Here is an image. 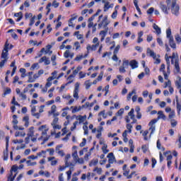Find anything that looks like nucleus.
Instances as JSON below:
<instances>
[{"label": "nucleus", "instance_id": "20", "mask_svg": "<svg viewBox=\"0 0 181 181\" xmlns=\"http://www.w3.org/2000/svg\"><path fill=\"white\" fill-rule=\"evenodd\" d=\"M55 159L54 157H48V162H51V165L52 166H56V165H57V160H54Z\"/></svg>", "mask_w": 181, "mask_h": 181}, {"label": "nucleus", "instance_id": "22", "mask_svg": "<svg viewBox=\"0 0 181 181\" xmlns=\"http://www.w3.org/2000/svg\"><path fill=\"white\" fill-rule=\"evenodd\" d=\"M114 4H110V2H106L104 6V12H107L110 9V8H112Z\"/></svg>", "mask_w": 181, "mask_h": 181}, {"label": "nucleus", "instance_id": "60", "mask_svg": "<svg viewBox=\"0 0 181 181\" xmlns=\"http://www.w3.org/2000/svg\"><path fill=\"white\" fill-rule=\"evenodd\" d=\"M127 129L129 130V134L132 132V126L131 125V124H127Z\"/></svg>", "mask_w": 181, "mask_h": 181}, {"label": "nucleus", "instance_id": "26", "mask_svg": "<svg viewBox=\"0 0 181 181\" xmlns=\"http://www.w3.org/2000/svg\"><path fill=\"white\" fill-rule=\"evenodd\" d=\"M8 147H6V151H4V160H8L9 156V151H8Z\"/></svg>", "mask_w": 181, "mask_h": 181}, {"label": "nucleus", "instance_id": "44", "mask_svg": "<svg viewBox=\"0 0 181 181\" xmlns=\"http://www.w3.org/2000/svg\"><path fill=\"white\" fill-rule=\"evenodd\" d=\"M85 86H86V90H88V88L91 87V83H90V80L85 81Z\"/></svg>", "mask_w": 181, "mask_h": 181}, {"label": "nucleus", "instance_id": "46", "mask_svg": "<svg viewBox=\"0 0 181 181\" xmlns=\"http://www.w3.org/2000/svg\"><path fill=\"white\" fill-rule=\"evenodd\" d=\"M93 172H97L98 175H101L102 172H103V169L102 168H95L93 170Z\"/></svg>", "mask_w": 181, "mask_h": 181}, {"label": "nucleus", "instance_id": "62", "mask_svg": "<svg viewBox=\"0 0 181 181\" xmlns=\"http://www.w3.org/2000/svg\"><path fill=\"white\" fill-rule=\"evenodd\" d=\"M35 16L31 18V19L30 20L29 26H33V25L35 23Z\"/></svg>", "mask_w": 181, "mask_h": 181}, {"label": "nucleus", "instance_id": "14", "mask_svg": "<svg viewBox=\"0 0 181 181\" xmlns=\"http://www.w3.org/2000/svg\"><path fill=\"white\" fill-rule=\"evenodd\" d=\"M107 33H108V30H101L99 33V35L101 36L100 41L104 42V40L105 39V37L107 36Z\"/></svg>", "mask_w": 181, "mask_h": 181}, {"label": "nucleus", "instance_id": "58", "mask_svg": "<svg viewBox=\"0 0 181 181\" xmlns=\"http://www.w3.org/2000/svg\"><path fill=\"white\" fill-rule=\"evenodd\" d=\"M6 62H8L7 59H3L0 62V68L4 67V66L5 65V63H6Z\"/></svg>", "mask_w": 181, "mask_h": 181}, {"label": "nucleus", "instance_id": "24", "mask_svg": "<svg viewBox=\"0 0 181 181\" xmlns=\"http://www.w3.org/2000/svg\"><path fill=\"white\" fill-rule=\"evenodd\" d=\"M23 121L25 122L24 127L28 128L29 127V116H25L23 118Z\"/></svg>", "mask_w": 181, "mask_h": 181}, {"label": "nucleus", "instance_id": "21", "mask_svg": "<svg viewBox=\"0 0 181 181\" xmlns=\"http://www.w3.org/2000/svg\"><path fill=\"white\" fill-rule=\"evenodd\" d=\"M1 57L4 60H8V50L3 49Z\"/></svg>", "mask_w": 181, "mask_h": 181}, {"label": "nucleus", "instance_id": "53", "mask_svg": "<svg viewBox=\"0 0 181 181\" xmlns=\"http://www.w3.org/2000/svg\"><path fill=\"white\" fill-rule=\"evenodd\" d=\"M177 125V122L175 119H171V127L175 128Z\"/></svg>", "mask_w": 181, "mask_h": 181}, {"label": "nucleus", "instance_id": "38", "mask_svg": "<svg viewBox=\"0 0 181 181\" xmlns=\"http://www.w3.org/2000/svg\"><path fill=\"white\" fill-rule=\"evenodd\" d=\"M166 35H167L168 39H170V37H173V36H172V30H170V28H168L166 30Z\"/></svg>", "mask_w": 181, "mask_h": 181}, {"label": "nucleus", "instance_id": "54", "mask_svg": "<svg viewBox=\"0 0 181 181\" xmlns=\"http://www.w3.org/2000/svg\"><path fill=\"white\" fill-rule=\"evenodd\" d=\"M121 47L119 46V45H117V47H115L114 52H113V54H117L118 52L119 51V48Z\"/></svg>", "mask_w": 181, "mask_h": 181}, {"label": "nucleus", "instance_id": "40", "mask_svg": "<svg viewBox=\"0 0 181 181\" xmlns=\"http://www.w3.org/2000/svg\"><path fill=\"white\" fill-rule=\"evenodd\" d=\"M72 156L74 158V160H77L78 159V154L77 153V150H75L74 152L72 153Z\"/></svg>", "mask_w": 181, "mask_h": 181}, {"label": "nucleus", "instance_id": "55", "mask_svg": "<svg viewBox=\"0 0 181 181\" xmlns=\"http://www.w3.org/2000/svg\"><path fill=\"white\" fill-rule=\"evenodd\" d=\"M155 11V8L153 7H151L148 11L147 13L148 15H152L153 13V11Z\"/></svg>", "mask_w": 181, "mask_h": 181}, {"label": "nucleus", "instance_id": "5", "mask_svg": "<svg viewBox=\"0 0 181 181\" xmlns=\"http://www.w3.org/2000/svg\"><path fill=\"white\" fill-rule=\"evenodd\" d=\"M80 88V83L76 82L75 83V88L74 90V98L78 100V89Z\"/></svg>", "mask_w": 181, "mask_h": 181}, {"label": "nucleus", "instance_id": "49", "mask_svg": "<svg viewBox=\"0 0 181 181\" xmlns=\"http://www.w3.org/2000/svg\"><path fill=\"white\" fill-rule=\"evenodd\" d=\"M82 59H84V55H78L75 58V62H80Z\"/></svg>", "mask_w": 181, "mask_h": 181}, {"label": "nucleus", "instance_id": "18", "mask_svg": "<svg viewBox=\"0 0 181 181\" xmlns=\"http://www.w3.org/2000/svg\"><path fill=\"white\" fill-rule=\"evenodd\" d=\"M64 57H66V59H69V57H70L71 59H73V57H74V53H71L70 54V51L66 50L64 54Z\"/></svg>", "mask_w": 181, "mask_h": 181}, {"label": "nucleus", "instance_id": "45", "mask_svg": "<svg viewBox=\"0 0 181 181\" xmlns=\"http://www.w3.org/2000/svg\"><path fill=\"white\" fill-rule=\"evenodd\" d=\"M11 104H13V105H18V107H21V105L16 102V99L15 98V96L13 97Z\"/></svg>", "mask_w": 181, "mask_h": 181}, {"label": "nucleus", "instance_id": "50", "mask_svg": "<svg viewBox=\"0 0 181 181\" xmlns=\"http://www.w3.org/2000/svg\"><path fill=\"white\" fill-rule=\"evenodd\" d=\"M124 114V108H121L118 110V112L116 113V115H118L119 117H121Z\"/></svg>", "mask_w": 181, "mask_h": 181}, {"label": "nucleus", "instance_id": "6", "mask_svg": "<svg viewBox=\"0 0 181 181\" xmlns=\"http://www.w3.org/2000/svg\"><path fill=\"white\" fill-rule=\"evenodd\" d=\"M146 54L147 56H150V57H153V59H156V57H160V55H156V53H155L153 50L151 49V48H147Z\"/></svg>", "mask_w": 181, "mask_h": 181}, {"label": "nucleus", "instance_id": "39", "mask_svg": "<svg viewBox=\"0 0 181 181\" xmlns=\"http://www.w3.org/2000/svg\"><path fill=\"white\" fill-rule=\"evenodd\" d=\"M98 163V159H93L90 161L89 166H95Z\"/></svg>", "mask_w": 181, "mask_h": 181}, {"label": "nucleus", "instance_id": "7", "mask_svg": "<svg viewBox=\"0 0 181 181\" xmlns=\"http://www.w3.org/2000/svg\"><path fill=\"white\" fill-rule=\"evenodd\" d=\"M175 101H176V108H177V112L178 115H180V111H181V101H179V96H175Z\"/></svg>", "mask_w": 181, "mask_h": 181}, {"label": "nucleus", "instance_id": "30", "mask_svg": "<svg viewBox=\"0 0 181 181\" xmlns=\"http://www.w3.org/2000/svg\"><path fill=\"white\" fill-rule=\"evenodd\" d=\"M133 94H136V90L133 89L132 92H129L128 95H127V101H129L131 100V98L132 97Z\"/></svg>", "mask_w": 181, "mask_h": 181}, {"label": "nucleus", "instance_id": "2", "mask_svg": "<svg viewBox=\"0 0 181 181\" xmlns=\"http://www.w3.org/2000/svg\"><path fill=\"white\" fill-rule=\"evenodd\" d=\"M129 66V60H123L122 66L119 68V73H127V69Z\"/></svg>", "mask_w": 181, "mask_h": 181}, {"label": "nucleus", "instance_id": "51", "mask_svg": "<svg viewBox=\"0 0 181 181\" xmlns=\"http://www.w3.org/2000/svg\"><path fill=\"white\" fill-rule=\"evenodd\" d=\"M83 129L84 131V135H88V127L83 126Z\"/></svg>", "mask_w": 181, "mask_h": 181}, {"label": "nucleus", "instance_id": "47", "mask_svg": "<svg viewBox=\"0 0 181 181\" xmlns=\"http://www.w3.org/2000/svg\"><path fill=\"white\" fill-rule=\"evenodd\" d=\"M165 69H166L165 64H162L159 71H162V73H166V71H165Z\"/></svg>", "mask_w": 181, "mask_h": 181}, {"label": "nucleus", "instance_id": "12", "mask_svg": "<svg viewBox=\"0 0 181 181\" xmlns=\"http://www.w3.org/2000/svg\"><path fill=\"white\" fill-rule=\"evenodd\" d=\"M158 117H157V120L159 119H163L164 121H166V115H165V114H163V111L160 110L158 112Z\"/></svg>", "mask_w": 181, "mask_h": 181}, {"label": "nucleus", "instance_id": "48", "mask_svg": "<svg viewBox=\"0 0 181 181\" xmlns=\"http://www.w3.org/2000/svg\"><path fill=\"white\" fill-rule=\"evenodd\" d=\"M167 87H172V83L170 82V80H168L165 83L164 88H167Z\"/></svg>", "mask_w": 181, "mask_h": 181}, {"label": "nucleus", "instance_id": "61", "mask_svg": "<svg viewBox=\"0 0 181 181\" xmlns=\"http://www.w3.org/2000/svg\"><path fill=\"white\" fill-rule=\"evenodd\" d=\"M59 4L57 3V1H56V0H54L52 2V6H54V8H59Z\"/></svg>", "mask_w": 181, "mask_h": 181}, {"label": "nucleus", "instance_id": "41", "mask_svg": "<svg viewBox=\"0 0 181 181\" xmlns=\"http://www.w3.org/2000/svg\"><path fill=\"white\" fill-rule=\"evenodd\" d=\"M148 146H146V144L141 146V150L144 152V153H146V152H148Z\"/></svg>", "mask_w": 181, "mask_h": 181}, {"label": "nucleus", "instance_id": "25", "mask_svg": "<svg viewBox=\"0 0 181 181\" xmlns=\"http://www.w3.org/2000/svg\"><path fill=\"white\" fill-rule=\"evenodd\" d=\"M73 170H74V168L72 167L66 173L67 175V180H70V179H71V173H73Z\"/></svg>", "mask_w": 181, "mask_h": 181}, {"label": "nucleus", "instance_id": "37", "mask_svg": "<svg viewBox=\"0 0 181 181\" xmlns=\"http://www.w3.org/2000/svg\"><path fill=\"white\" fill-rule=\"evenodd\" d=\"M26 135V133L22 132H16L15 133L16 138H18V136H25Z\"/></svg>", "mask_w": 181, "mask_h": 181}, {"label": "nucleus", "instance_id": "11", "mask_svg": "<svg viewBox=\"0 0 181 181\" xmlns=\"http://www.w3.org/2000/svg\"><path fill=\"white\" fill-rule=\"evenodd\" d=\"M107 158H108V163H114L115 162V156H114V153H110Z\"/></svg>", "mask_w": 181, "mask_h": 181}, {"label": "nucleus", "instance_id": "16", "mask_svg": "<svg viewBox=\"0 0 181 181\" xmlns=\"http://www.w3.org/2000/svg\"><path fill=\"white\" fill-rule=\"evenodd\" d=\"M153 28L154 29L157 35H160L162 33L160 28H159V26H158V25H156V23H153Z\"/></svg>", "mask_w": 181, "mask_h": 181}, {"label": "nucleus", "instance_id": "13", "mask_svg": "<svg viewBox=\"0 0 181 181\" xmlns=\"http://www.w3.org/2000/svg\"><path fill=\"white\" fill-rule=\"evenodd\" d=\"M160 8L165 15L169 14V11H168L169 8H168V6L166 5L163 4H160Z\"/></svg>", "mask_w": 181, "mask_h": 181}, {"label": "nucleus", "instance_id": "23", "mask_svg": "<svg viewBox=\"0 0 181 181\" xmlns=\"http://www.w3.org/2000/svg\"><path fill=\"white\" fill-rule=\"evenodd\" d=\"M169 57L171 59V64H175V61L176 60V59H177V57L179 58V57L177 56V54L175 52H173V55Z\"/></svg>", "mask_w": 181, "mask_h": 181}, {"label": "nucleus", "instance_id": "57", "mask_svg": "<svg viewBox=\"0 0 181 181\" xmlns=\"http://www.w3.org/2000/svg\"><path fill=\"white\" fill-rule=\"evenodd\" d=\"M59 122V118L58 117H54L53 119V122L51 123V125H56Z\"/></svg>", "mask_w": 181, "mask_h": 181}, {"label": "nucleus", "instance_id": "3", "mask_svg": "<svg viewBox=\"0 0 181 181\" xmlns=\"http://www.w3.org/2000/svg\"><path fill=\"white\" fill-rule=\"evenodd\" d=\"M174 66H175V70L174 73L176 74H179L180 73V66L179 65V58L177 57L174 62Z\"/></svg>", "mask_w": 181, "mask_h": 181}, {"label": "nucleus", "instance_id": "31", "mask_svg": "<svg viewBox=\"0 0 181 181\" xmlns=\"http://www.w3.org/2000/svg\"><path fill=\"white\" fill-rule=\"evenodd\" d=\"M133 94H136V90L133 89L132 92H129L128 95H127V101H129L131 100V98L132 97Z\"/></svg>", "mask_w": 181, "mask_h": 181}, {"label": "nucleus", "instance_id": "56", "mask_svg": "<svg viewBox=\"0 0 181 181\" xmlns=\"http://www.w3.org/2000/svg\"><path fill=\"white\" fill-rule=\"evenodd\" d=\"M118 15V11H117V10H115L113 13H112V16H111V18H112V19H115L116 18H117V16Z\"/></svg>", "mask_w": 181, "mask_h": 181}, {"label": "nucleus", "instance_id": "17", "mask_svg": "<svg viewBox=\"0 0 181 181\" xmlns=\"http://www.w3.org/2000/svg\"><path fill=\"white\" fill-rule=\"evenodd\" d=\"M35 127H31L28 129V133L27 134V136H30L31 138L35 135Z\"/></svg>", "mask_w": 181, "mask_h": 181}, {"label": "nucleus", "instance_id": "43", "mask_svg": "<svg viewBox=\"0 0 181 181\" xmlns=\"http://www.w3.org/2000/svg\"><path fill=\"white\" fill-rule=\"evenodd\" d=\"M26 163L28 165V166H36V165H37V163L36 162H30V160H27Z\"/></svg>", "mask_w": 181, "mask_h": 181}, {"label": "nucleus", "instance_id": "36", "mask_svg": "<svg viewBox=\"0 0 181 181\" xmlns=\"http://www.w3.org/2000/svg\"><path fill=\"white\" fill-rule=\"evenodd\" d=\"M134 108L131 109L130 112L128 113L129 117H130L131 119H134L135 118V115L134 114Z\"/></svg>", "mask_w": 181, "mask_h": 181}, {"label": "nucleus", "instance_id": "32", "mask_svg": "<svg viewBox=\"0 0 181 181\" xmlns=\"http://www.w3.org/2000/svg\"><path fill=\"white\" fill-rule=\"evenodd\" d=\"M133 94H136V90L133 89L132 92H129L128 95H127V101H129L131 100V98L132 97Z\"/></svg>", "mask_w": 181, "mask_h": 181}, {"label": "nucleus", "instance_id": "63", "mask_svg": "<svg viewBox=\"0 0 181 181\" xmlns=\"http://www.w3.org/2000/svg\"><path fill=\"white\" fill-rule=\"evenodd\" d=\"M159 105L160 108H165V107H166V102L162 101L160 103Z\"/></svg>", "mask_w": 181, "mask_h": 181}, {"label": "nucleus", "instance_id": "1", "mask_svg": "<svg viewBox=\"0 0 181 181\" xmlns=\"http://www.w3.org/2000/svg\"><path fill=\"white\" fill-rule=\"evenodd\" d=\"M180 11V6L177 4L176 0H172L171 1V13L175 15V16H179Z\"/></svg>", "mask_w": 181, "mask_h": 181}, {"label": "nucleus", "instance_id": "42", "mask_svg": "<svg viewBox=\"0 0 181 181\" xmlns=\"http://www.w3.org/2000/svg\"><path fill=\"white\" fill-rule=\"evenodd\" d=\"M56 105H53L52 107H51V111L49 112V114H54V112H56Z\"/></svg>", "mask_w": 181, "mask_h": 181}, {"label": "nucleus", "instance_id": "59", "mask_svg": "<svg viewBox=\"0 0 181 181\" xmlns=\"http://www.w3.org/2000/svg\"><path fill=\"white\" fill-rule=\"evenodd\" d=\"M98 115L100 116V115H102L103 117V118H107V115L105 114V110H103V111H101L99 114H98Z\"/></svg>", "mask_w": 181, "mask_h": 181}, {"label": "nucleus", "instance_id": "28", "mask_svg": "<svg viewBox=\"0 0 181 181\" xmlns=\"http://www.w3.org/2000/svg\"><path fill=\"white\" fill-rule=\"evenodd\" d=\"M77 74H78V71L77 69H75L73 71V74H71L69 77H68V80H70V78H74L76 77V76H77Z\"/></svg>", "mask_w": 181, "mask_h": 181}, {"label": "nucleus", "instance_id": "19", "mask_svg": "<svg viewBox=\"0 0 181 181\" xmlns=\"http://www.w3.org/2000/svg\"><path fill=\"white\" fill-rule=\"evenodd\" d=\"M169 45L170 47L173 49H176V43H175V40H173V37H170L169 39Z\"/></svg>", "mask_w": 181, "mask_h": 181}, {"label": "nucleus", "instance_id": "34", "mask_svg": "<svg viewBox=\"0 0 181 181\" xmlns=\"http://www.w3.org/2000/svg\"><path fill=\"white\" fill-rule=\"evenodd\" d=\"M176 117V113L175 112V110H173L172 111L170 112V114L168 115V118L170 119H172L173 118H175Z\"/></svg>", "mask_w": 181, "mask_h": 181}, {"label": "nucleus", "instance_id": "8", "mask_svg": "<svg viewBox=\"0 0 181 181\" xmlns=\"http://www.w3.org/2000/svg\"><path fill=\"white\" fill-rule=\"evenodd\" d=\"M158 122L157 119H153L149 122V125L151 126V127L149 128L150 131H151V135H152V134H153V132H155V129H156V127H155V123Z\"/></svg>", "mask_w": 181, "mask_h": 181}, {"label": "nucleus", "instance_id": "64", "mask_svg": "<svg viewBox=\"0 0 181 181\" xmlns=\"http://www.w3.org/2000/svg\"><path fill=\"white\" fill-rule=\"evenodd\" d=\"M157 43H158L159 46H163V41L159 37L157 38Z\"/></svg>", "mask_w": 181, "mask_h": 181}, {"label": "nucleus", "instance_id": "27", "mask_svg": "<svg viewBox=\"0 0 181 181\" xmlns=\"http://www.w3.org/2000/svg\"><path fill=\"white\" fill-rule=\"evenodd\" d=\"M94 21V17H90L88 18V22L89 23L88 25V28H93L94 26V23L93 22Z\"/></svg>", "mask_w": 181, "mask_h": 181}, {"label": "nucleus", "instance_id": "35", "mask_svg": "<svg viewBox=\"0 0 181 181\" xmlns=\"http://www.w3.org/2000/svg\"><path fill=\"white\" fill-rule=\"evenodd\" d=\"M86 118H87L86 115H84V116L79 115V117H78L79 124L84 122Z\"/></svg>", "mask_w": 181, "mask_h": 181}, {"label": "nucleus", "instance_id": "33", "mask_svg": "<svg viewBox=\"0 0 181 181\" xmlns=\"http://www.w3.org/2000/svg\"><path fill=\"white\" fill-rule=\"evenodd\" d=\"M157 148L160 151H165V147L162 146V145L160 144V141L159 139L157 141Z\"/></svg>", "mask_w": 181, "mask_h": 181}, {"label": "nucleus", "instance_id": "15", "mask_svg": "<svg viewBox=\"0 0 181 181\" xmlns=\"http://www.w3.org/2000/svg\"><path fill=\"white\" fill-rule=\"evenodd\" d=\"M129 66H131L132 69H138V62L136 60L133 59L129 62Z\"/></svg>", "mask_w": 181, "mask_h": 181}, {"label": "nucleus", "instance_id": "52", "mask_svg": "<svg viewBox=\"0 0 181 181\" xmlns=\"http://www.w3.org/2000/svg\"><path fill=\"white\" fill-rule=\"evenodd\" d=\"M36 81V79L34 77L28 76V83H35Z\"/></svg>", "mask_w": 181, "mask_h": 181}, {"label": "nucleus", "instance_id": "4", "mask_svg": "<svg viewBox=\"0 0 181 181\" xmlns=\"http://www.w3.org/2000/svg\"><path fill=\"white\" fill-rule=\"evenodd\" d=\"M110 21H106L105 20H103L99 24L98 28L99 29H101V28H104L105 30H108V25H110Z\"/></svg>", "mask_w": 181, "mask_h": 181}, {"label": "nucleus", "instance_id": "10", "mask_svg": "<svg viewBox=\"0 0 181 181\" xmlns=\"http://www.w3.org/2000/svg\"><path fill=\"white\" fill-rule=\"evenodd\" d=\"M46 124L42 125L39 127V131H42V135H47V131H49V129H47Z\"/></svg>", "mask_w": 181, "mask_h": 181}, {"label": "nucleus", "instance_id": "29", "mask_svg": "<svg viewBox=\"0 0 181 181\" xmlns=\"http://www.w3.org/2000/svg\"><path fill=\"white\" fill-rule=\"evenodd\" d=\"M175 86L177 88H181V78L180 76L177 77V80L175 81Z\"/></svg>", "mask_w": 181, "mask_h": 181}, {"label": "nucleus", "instance_id": "9", "mask_svg": "<svg viewBox=\"0 0 181 181\" xmlns=\"http://www.w3.org/2000/svg\"><path fill=\"white\" fill-rule=\"evenodd\" d=\"M45 66H49V64H50V59L49 58H47V57L45 56L42 57L38 62V63H43Z\"/></svg>", "mask_w": 181, "mask_h": 181}]
</instances>
